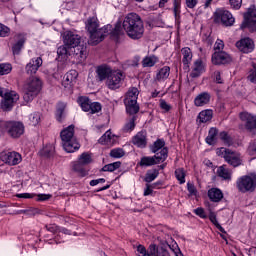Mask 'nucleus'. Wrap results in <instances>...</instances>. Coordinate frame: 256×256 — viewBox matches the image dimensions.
<instances>
[{
	"mask_svg": "<svg viewBox=\"0 0 256 256\" xmlns=\"http://www.w3.org/2000/svg\"><path fill=\"white\" fill-rule=\"evenodd\" d=\"M12 69L13 67H11V64H0V76L9 75Z\"/></svg>",
	"mask_w": 256,
	"mask_h": 256,
	"instance_id": "49",
	"label": "nucleus"
},
{
	"mask_svg": "<svg viewBox=\"0 0 256 256\" xmlns=\"http://www.w3.org/2000/svg\"><path fill=\"white\" fill-rule=\"evenodd\" d=\"M209 101H211V94L208 92H202L194 99V105L196 107H203L204 105L209 104Z\"/></svg>",
	"mask_w": 256,
	"mask_h": 256,
	"instance_id": "24",
	"label": "nucleus"
},
{
	"mask_svg": "<svg viewBox=\"0 0 256 256\" xmlns=\"http://www.w3.org/2000/svg\"><path fill=\"white\" fill-rule=\"evenodd\" d=\"M220 153H222L226 163L232 167H239L243 163V160H241V154L239 152L227 148H221Z\"/></svg>",
	"mask_w": 256,
	"mask_h": 256,
	"instance_id": "9",
	"label": "nucleus"
},
{
	"mask_svg": "<svg viewBox=\"0 0 256 256\" xmlns=\"http://www.w3.org/2000/svg\"><path fill=\"white\" fill-rule=\"evenodd\" d=\"M150 149L152 153H159V150L163 151V149H167V147H165V140L157 139L154 142V144L150 147Z\"/></svg>",
	"mask_w": 256,
	"mask_h": 256,
	"instance_id": "36",
	"label": "nucleus"
},
{
	"mask_svg": "<svg viewBox=\"0 0 256 256\" xmlns=\"http://www.w3.org/2000/svg\"><path fill=\"white\" fill-rule=\"evenodd\" d=\"M248 153L249 155H256V143H250L248 147Z\"/></svg>",
	"mask_w": 256,
	"mask_h": 256,
	"instance_id": "64",
	"label": "nucleus"
},
{
	"mask_svg": "<svg viewBox=\"0 0 256 256\" xmlns=\"http://www.w3.org/2000/svg\"><path fill=\"white\" fill-rule=\"evenodd\" d=\"M124 105L126 107V112L129 115H136V113H139V105H137V102L124 101Z\"/></svg>",
	"mask_w": 256,
	"mask_h": 256,
	"instance_id": "32",
	"label": "nucleus"
},
{
	"mask_svg": "<svg viewBox=\"0 0 256 256\" xmlns=\"http://www.w3.org/2000/svg\"><path fill=\"white\" fill-rule=\"evenodd\" d=\"M101 111V104L99 102H91L90 113H99Z\"/></svg>",
	"mask_w": 256,
	"mask_h": 256,
	"instance_id": "52",
	"label": "nucleus"
},
{
	"mask_svg": "<svg viewBox=\"0 0 256 256\" xmlns=\"http://www.w3.org/2000/svg\"><path fill=\"white\" fill-rule=\"evenodd\" d=\"M86 30L89 33V44L90 45H99L107 35H109V29H111V25L104 26L99 28V20L96 16L89 17L85 23Z\"/></svg>",
	"mask_w": 256,
	"mask_h": 256,
	"instance_id": "2",
	"label": "nucleus"
},
{
	"mask_svg": "<svg viewBox=\"0 0 256 256\" xmlns=\"http://www.w3.org/2000/svg\"><path fill=\"white\" fill-rule=\"evenodd\" d=\"M63 43L68 48L72 49L73 47H77V45L81 43V36L71 31H66L63 34Z\"/></svg>",
	"mask_w": 256,
	"mask_h": 256,
	"instance_id": "14",
	"label": "nucleus"
},
{
	"mask_svg": "<svg viewBox=\"0 0 256 256\" xmlns=\"http://www.w3.org/2000/svg\"><path fill=\"white\" fill-rule=\"evenodd\" d=\"M122 27L130 39H141L145 33L143 20L137 13H129L127 16H125Z\"/></svg>",
	"mask_w": 256,
	"mask_h": 256,
	"instance_id": "1",
	"label": "nucleus"
},
{
	"mask_svg": "<svg viewBox=\"0 0 256 256\" xmlns=\"http://www.w3.org/2000/svg\"><path fill=\"white\" fill-rule=\"evenodd\" d=\"M123 81V73L113 71L106 80V85L108 89H119L121 87V82Z\"/></svg>",
	"mask_w": 256,
	"mask_h": 256,
	"instance_id": "13",
	"label": "nucleus"
},
{
	"mask_svg": "<svg viewBox=\"0 0 256 256\" xmlns=\"http://www.w3.org/2000/svg\"><path fill=\"white\" fill-rule=\"evenodd\" d=\"M62 145L67 153H75L81 147L75 138V126L70 125L61 131Z\"/></svg>",
	"mask_w": 256,
	"mask_h": 256,
	"instance_id": "3",
	"label": "nucleus"
},
{
	"mask_svg": "<svg viewBox=\"0 0 256 256\" xmlns=\"http://www.w3.org/2000/svg\"><path fill=\"white\" fill-rule=\"evenodd\" d=\"M169 155V150L163 148L159 153H156L154 156H144L140 160V167H151V165H157V163H163L167 160Z\"/></svg>",
	"mask_w": 256,
	"mask_h": 256,
	"instance_id": "6",
	"label": "nucleus"
},
{
	"mask_svg": "<svg viewBox=\"0 0 256 256\" xmlns=\"http://www.w3.org/2000/svg\"><path fill=\"white\" fill-rule=\"evenodd\" d=\"M136 119L137 118L135 116H132L129 119V122L125 124L124 130L125 131H133L135 129V121H136Z\"/></svg>",
	"mask_w": 256,
	"mask_h": 256,
	"instance_id": "50",
	"label": "nucleus"
},
{
	"mask_svg": "<svg viewBox=\"0 0 256 256\" xmlns=\"http://www.w3.org/2000/svg\"><path fill=\"white\" fill-rule=\"evenodd\" d=\"M170 74H171V68L169 66H164L156 74V81H165V79L169 78Z\"/></svg>",
	"mask_w": 256,
	"mask_h": 256,
	"instance_id": "30",
	"label": "nucleus"
},
{
	"mask_svg": "<svg viewBox=\"0 0 256 256\" xmlns=\"http://www.w3.org/2000/svg\"><path fill=\"white\" fill-rule=\"evenodd\" d=\"M199 123H207L213 119V111L204 110L198 115Z\"/></svg>",
	"mask_w": 256,
	"mask_h": 256,
	"instance_id": "33",
	"label": "nucleus"
},
{
	"mask_svg": "<svg viewBox=\"0 0 256 256\" xmlns=\"http://www.w3.org/2000/svg\"><path fill=\"white\" fill-rule=\"evenodd\" d=\"M16 43L12 46V51L14 55H19L23 46L25 45V36L22 34H18L15 36Z\"/></svg>",
	"mask_w": 256,
	"mask_h": 256,
	"instance_id": "25",
	"label": "nucleus"
},
{
	"mask_svg": "<svg viewBox=\"0 0 256 256\" xmlns=\"http://www.w3.org/2000/svg\"><path fill=\"white\" fill-rule=\"evenodd\" d=\"M0 158L1 161H3V163H6L7 165H19V162L21 161V154L14 151H3L0 154Z\"/></svg>",
	"mask_w": 256,
	"mask_h": 256,
	"instance_id": "12",
	"label": "nucleus"
},
{
	"mask_svg": "<svg viewBox=\"0 0 256 256\" xmlns=\"http://www.w3.org/2000/svg\"><path fill=\"white\" fill-rule=\"evenodd\" d=\"M212 63L213 65H227L231 63V56L227 52H215L212 54Z\"/></svg>",
	"mask_w": 256,
	"mask_h": 256,
	"instance_id": "17",
	"label": "nucleus"
},
{
	"mask_svg": "<svg viewBox=\"0 0 256 256\" xmlns=\"http://www.w3.org/2000/svg\"><path fill=\"white\" fill-rule=\"evenodd\" d=\"M10 32L11 30L9 29V27L0 24V37H9Z\"/></svg>",
	"mask_w": 256,
	"mask_h": 256,
	"instance_id": "53",
	"label": "nucleus"
},
{
	"mask_svg": "<svg viewBox=\"0 0 256 256\" xmlns=\"http://www.w3.org/2000/svg\"><path fill=\"white\" fill-rule=\"evenodd\" d=\"M0 97H3L2 103L4 109H11L15 103L19 101V94L15 91L5 90L0 88Z\"/></svg>",
	"mask_w": 256,
	"mask_h": 256,
	"instance_id": "10",
	"label": "nucleus"
},
{
	"mask_svg": "<svg viewBox=\"0 0 256 256\" xmlns=\"http://www.w3.org/2000/svg\"><path fill=\"white\" fill-rule=\"evenodd\" d=\"M111 141V132L107 131L99 140L100 145H105Z\"/></svg>",
	"mask_w": 256,
	"mask_h": 256,
	"instance_id": "51",
	"label": "nucleus"
},
{
	"mask_svg": "<svg viewBox=\"0 0 256 256\" xmlns=\"http://www.w3.org/2000/svg\"><path fill=\"white\" fill-rule=\"evenodd\" d=\"M119 167H121V162L118 161V162H114V163H110L108 165H105L101 171H104V172H110V173H113V171L119 169Z\"/></svg>",
	"mask_w": 256,
	"mask_h": 256,
	"instance_id": "41",
	"label": "nucleus"
},
{
	"mask_svg": "<svg viewBox=\"0 0 256 256\" xmlns=\"http://www.w3.org/2000/svg\"><path fill=\"white\" fill-rule=\"evenodd\" d=\"M208 197L213 203H219L223 199V191L219 188H211L208 191Z\"/></svg>",
	"mask_w": 256,
	"mask_h": 256,
	"instance_id": "26",
	"label": "nucleus"
},
{
	"mask_svg": "<svg viewBox=\"0 0 256 256\" xmlns=\"http://www.w3.org/2000/svg\"><path fill=\"white\" fill-rule=\"evenodd\" d=\"M72 170L75 171L80 177L87 176V170H85V165L82 164L79 160L72 162Z\"/></svg>",
	"mask_w": 256,
	"mask_h": 256,
	"instance_id": "28",
	"label": "nucleus"
},
{
	"mask_svg": "<svg viewBox=\"0 0 256 256\" xmlns=\"http://www.w3.org/2000/svg\"><path fill=\"white\" fill-rule=\"evenodd\" d=\"M248 79L251 81V83H256V64H253V69L248 75Z\"/></svg>",
	"mask_w": 256,
	"mask_h": 256,
	"instance_id": "56",
	"label": "nucleus"
},
{
	"mask_svg": "<svg viewBox=\"0 0 256 256\" xmlns=\"http://www.w3.org/2000/svg\"><path fill=\"white\" fill-rule=\"evenodd\" d=\"M148 249H149V251H148L147 256H156L157 251H159V248L155 244H150Z\"/></svg>",
	"mask_w": 256,
	"mask_h": 256,
	"instance_id": "54",
	"label": "nucleus"
},
{
	"mask_svg": "<svg viewBox=\"0 0 256 256\" xmlns=\"http://www.w3.org/2000/svg\"><path fill=\"white\" fill-rule=\"evenodd\" d=\"M30 121L32 123V125L35 127L37 125H39L40 121H41V113L39 112H34L33 114L30 115Z\"/></svg>",
	"mask_w": 256,
	"mask_h": 256,
	"instance_id": "47",
	"label": "nucleus"
},
{
	"mask_svg": "<svg viewBox=\"0 0 256 256\" xmlns=\"http://www.w3.org/2000/svg\"><path fill=\"white\" fill-rule=\"evenodd\" d=\"M201 73H205V63H203V60L198 59L194 62L190 77H192V79H197V77L201 76Z\"/></svg>",
	"mask_w": 256,
	"mask_h": 256,
	"instance_id": "22",
	"label": "nucleus"
},
{
	"mask_svg": "<svg viewBox=\"0 0 256 256\" xmlns=\"http://www.w3.org/2000/svg\"><path fill=\"white\" fill-rule=\"evenodd\" d=\"M41 87H43V83L39 78H30L29 81L24 85V95L23 99L26 103H30L33 101L35 97L41 93Z\"/></svg>",
	"mask_w": 256,
	"mask_h": 256,
	"instance_id": "4",
	"label": "nucleus"
},
{
	"mask_svg": "<svg viewBox=\"0 0 256 256\" xmlns=\"http://www.w3.org/2000/svg\"><path fill=\"white\" fill-rule=\"evenodd\" d=\"M157 61V57L155 56H146L142 60V67H155Z\"/></svg>",
	"mask_w": 256,
	"mask_h": 256,
	"instance_id": "39",
	"label": "nucleus"
},
{
	"mask_svg": "<svg viewBox=\"0 0 256 256\" xmlns=\"http://www.w3.org/2000/svg\"><path fill=\"white\" fill-rule=\"evenodd\" d=\"M54 153H55V147H53V145L51 144L44 147L41 151V155L43 157H53Z\"/></svg>",
	"mask_w": 256,
	"mask_h": 256,
	"instance_id": "42",
	"label": "nucleus"
},
{
	"mask_svg": "<svg viewBox=\"0 0 256 256\" xmlns=\"http://www.w3.org/2000/svg\"><path fill=\"white\" fill-rule=\"evenodd\" d=\"M175 175L180 185H183V183H185V171L182 168L176 169Z\"/></svg>",
	"mask_w": 256,
	"mask_h": 256,
	"instance_id": "45",
	"label": "nucleus"
},
{
	"mask_svg": "<svg viewBox=\"0 0 256 256\" xmlns=\"http://www.w3.org/2000/svg\"><path fill=\"white\" fill-rule=\"evenodd\" d=\"M156 177H159V170L157 169L148 170L145 175L144 181L147 184H149V183H152V181H155Z\"/></svg>",
	"mask_w": 256,
	"mask_h": 256,
	"instance_id": "37",
	"label": "nucleus"
},
{
	"mask_svg": "<svg viewBox=\"0 0 256 256\" xmlns=\"http://www.w3.org/2000/svg\"><path fill=\"white\" fill-rule=\"evenodd\" d=\"M187 189L190 195H197V188H195V185L192 183H187Z\"/></svg>",
	"mask_w": 256,
	"mask_h": 256,
	"instance_id": "62",
	"label": "nucleus"
},
{
	"mask_svg": "<svg viewBox=\"0 0 256 256\" xmlns=\"http://www.w3.org/2000/svg\"><path fill=\"white\" fill-rule=\"evenodd\" d=\"M137 253H138V256H147L148 255V251H147V248H145V246L139 244L137 246Z\"/></svg>",
	"mask_w": 256,
	"mask_h": 256,
	"instance_id": "57",
	"label": "nucleus"
},
{
	"mask_svg": "<svg viewBox=\"0 0 256 256\" xmlns=\"http://www.w3.org/2000/svg\"><path fill=\"white\" fill-rule=\"evenodd\" d=\"M240 119L245 123V128L247 131L256 130V116L249 112L240 113Z\"/></svg>",
	"mask_w": 256,
	"mask_h": 256,
	"instance_id": "16",
	"label": "nucleus"
},
{
	"mask_svg": "<svg viewBox=\"0 0 256 256\" xmlns=\"http://www.w3.org/2000/svg\"><path fill=\"white\" fill-rule=\"evenodd\" d=\"M6 129L10 137L17 139L25 133V126L21 122H7Z\"/></svg>",
	"mask_w": 256,
	"mask_h": 256,
	"instance_id": "11",
	"label": "nucleus"
},
{
	"mask_svg": "<svg viewBox=\"0 0 256 256\" xmlns=\"http://www.w3.org/2000/svg\"><path fill=\"white\" fill-rule=\"evenodd\" d=\"M217 174H218V177H221L222 179H225L226 181L231 180L232 172L229 168H227L226 165L218 167Z\"/></svg>",
	"mask_w": 256,
	"mask_h": 256,
	"instance_id": "29",
	"label": "nucleus"
},
{
	"mask_svg": "<svg viewBox=\"0 0 256 256\" xmlns=\"http://www.w3.org/2000/svg\"><path fill=\"white\" fill-rule=\"evenodd\" d=\"M77 77H79V73L76 70H70L64 75L62 85L66 89L69 87H73L75 82L77 81Z\"/></svg>",
	"mask_w": 256,
	"mask_h": 256,
	"instance_id": "19",
	"label": "nucleus"
},
{
	"mask_svg": "<svg viewBox=\"0 0 256 256\" xmlns=\"http://www.w3.org/2000/svg\"><path fill=\"white\" fill-rule=\"evenodd\" d=\"M218 133L219 130H217V128H211L208 132V136L206 137V143L208 145H215Z\"/></svg>",
	"mask_w": 256,
	"mask_h": 256,
	"instance_id": "34",
	"label": "nucleus"
},
{
	"mask_svg": "<svg viewBox=\"0 0 256 256\" xmlns=\"http://www.w3.org/2000/svg\"><path fill=\"white\" fill-rule=\"evenodd\" d=\"M225 47V44L223 43V40H217L214 44V50L215 52H221V50Z\"/></svg>",
	"mask_w": 256,
	"mask_h": 256,
	"instance_id": "59",
	"label": "nucleus"
},
{
	"mask_svg": "<svg viewBox=\"0 0 256 256\" xmlns=\"http://www.w3.org/2000/svg\"><path fill=\"white\" fill-rule=\"evenodd\" d=\"M73 49V57L78 61V63H83L85 59H87V55H89V51L87 50V44H78Z\"/></svg>",
	"mask_w": 256,
	"mask_h": 256,
	"instance_id": "15",
	"label": "nucleus"
},
{
	"mask_svg": "<svg viewBox=\"0 0 256 256\" xmlns=\"http://www.w3.org/2000/svg\"><path fill=\"white\" fill-rule=\"evenodd\" d=\"M69 54V48L67 45H62L57 49V55L61 57V59H67V55Z\"/></svg>",
	"mask_w": 256,
	"mask_h": 256,
	"instance_id": "44",
	"label": "nucleus"
},
{
	"mask_svg": "<svg viewBox=\"0 0 256 256\" xmlns=\"http://www.w3.org/2000/svg\"><path fill=\"white\" fill-rule=\"evenodd\" d=\"M220 139L222 141H224V144L228 145V147L233 145V140L231 139V136H229V134H227V132H221Z\"/></svg>",
	"mask_w": 256,
	"mask_h": 256,
	"instance_id": "48",
	"label": "nucleus"
},
{
	"mask_svg": "<svg viewBox=\"0 0 256 256\" xmlns=\"http://www.w3.org/2000/svg\"><path fill=\"white\" fill-rule=\"evenodd\" d=\"M232 9H241L243 5V0H229Z\"/></svg>",
	"mask_w": 256,
	"mask_h": 256,
	"instance_id": "55",
	"label": "nucleus"
},
{
	"mask_svg": "<svg viewBox=\"0 0 256 256\" xmlns=\"http://www.w3.org/2000/svg\"><path fill=\"white\" fill-rule=\"evenodd\" d=\"M214 23L224 25V27H231L235 23V18L229 10L221 8L217 9L214 13Z\"/></svg>",
	"mask_w": 256,
	"mask_h": 256,
	"instance_id": "7",
	"label": "nucleus"
},
{
	"mask_svg": "<svg viewBox=\"0 0 256 256\" xmlns=\"http://www.w3.org/2000/svg\"><path fill=\"white\" fill-rule=\"evenodd\" d=\"M160 108L163 109V111H171V105L167 103L165 100H160Z\"/></svg>",
	"mask_w": 256,
	"mask_h": 256,
	"instance_id": "61",
	"label": "nucleus"
},
{
	"mask_svg": "<svg viewBox=\"0 0 256 256\" xmlns=\"http://www.w3.org/2000/svg\"><path fill=\"white\" fill-rule=\"evenodd\" d=\"M138 98H139V89H137L136 87H132L128 90L124 101L137 103Z\"/></svg>",
	"mask_w": 256,
	"mask_h": 256,
	"instance_id": "27",
	"label": "nucleus"
},
{
	"mask_svg": "<svg viewBox=\"0 0 256 256\" xmlns=\"http://www.w3.org/2000/svg\"><path fill=\"white\" fill-rule=\"evenodd\" d=\"M241 29H247L251 33L256 31V8L251 6L244 14V20L240 26Z\"/></svg>",
	"mask_w": 256,
	"mask_h": 256,
	"instance_id": "8",
	"label": "nucleus"
},
{
	"mask_svg": "<svg viewBox=\"0 0 256 256\" xmlns=\"http://www.w3.org/2000/svg\"><path fill=\"white\" fill-rule=\"evenodd\" d=\"M156 256H171V254H169V251L165 250V248L161 247L157 250Z\"/></svg>",
	"mask_w": 256,
	"mask_h": 256,
	"instance_id": "63",
	"label": "nucleus"
},
{
	"mask_svg": "<svg viewBox=\"0 0 256 256\" xmlns=\"http://www.w3.org/2000/svg\"><path fill=\"white\" fill-rule=\"evenodd\" d=\"M67 107V105L63 102L58 103L57 106V111H56V119L57 121H59V123H61L64 115H65V108Z\"/></svg>",
	"mask_w": 256,
	"mask_h": 256,
	"instance_id": "38",
	"label": "nucleus"
},
{
	"mask_svg": "<svg viewBox=\"0 0 256 256\" xmlns=\"http://www.w3.org/2000/svg\"><path fill=\"white\" fill-rule=\"evenodd\" d=\"M236 47L242 53H251L253 51L255 45L253 44V40L250 38H244L236 43Z\"/></svg>",
	"mask_w": 256,
	"mask_h": 256,
	"instance_id": "20",
	"label": "nucleus"
},
{
	"mask_svg": "<svg viewBox=\"0 0 256 256\" xmlns=\"http://www.w3.org/2000/svg\"><path fill=\"white\" fill-rule=\"evenodd\" d=\"M78 161L82 165H89L90 163H93V158L91 157V154H89V152H84L79 156Z\"/></svg>",
	"mask_w": 256,
	"mask_h": 256,
	"instance_id": "40",
	"label": "nucleus"
},
{
	"mask_svg": "<svg viewBox=\"0 0 256 256\" xmlns=\"http://www.w3.org/2000/svg\"><path fill=\"white\" fill-rule=\"evenodd\" d=\"M110 157L121 159V157H125V150L123 148H114L110 151Z\"/></svg>",
	"mask_w": 256,
	"mask_h": 256,
	"instance_id": "43",
	"label": "nucleus"
},
{
	"mask_svg": "<svg viewBox=\"0 0 256 256\" xmlns=\"http://www.w3.org/2000/svg\"><path fill=\"white\" fill-rule=\"evenodd\" d=\"M181 53L183 55L182 63L184 65H189L191 63V59H193V52H191V48H182Z\"/></svg>",
	"mask_w": 256,
	"mask_h": 256,
	"instance_id": "31",
	"label": "nucleus"
},
{
	"mask_svg": "<svg viewBox=\"0 0 256 256\" xmlns=\"http://www.w3.org/2000/svg\"><path fill=\"white\" fill-rule=\"evenodd\" d=\"M114 70L107 65L98 66L96 69V78L98 81H105V79H109V75L113 73Z\"/></svg>",
	"mask_w": 256,
	"mask_h": 256,
	"instance_id": "21",
	"label": "nucleus"
},
{
	"mask_svg": "<svg viewBox=\"0 0 256 256\" xmlns=\"http://www.w3.org/2000/svg\"><path fill=\"white\" fill-rule=\"evenodd\" d=\"M133 145L140 147L141 149L147 147V133L138 132L132 139Z\"/></svg>",
	"mask_w": 256,
	"mask_h": 256,
	"instance_id": "23",
	"label": "nucleus"
},
{
	"mask_svg": "<svg viewBox=\"0 0 256 256\" xmlns=\"http://www.w3.org/2000/svg\"><path fill=\"white\" fill-rule=\"evenodd\" d=\"M81 107L86 112L91 111V102L89 99H84V101L81 102Z\"/></svg>",
	"mask_w": 256,
	"mask_h": 256,
	"instance_id": "58",
	"label": "nucleus"
},
{
	"mask_svg": "<svg viewBox=\"0 0 256 256\" xmlns=\"http://www.w3.org/2000/svg\"><path fill=\"white\" fill-rule=\"evenodd\" d=\"M173 11L175 19L181 15V0H174L173 2Z\"/></svg>",
	"mask_w": 256,
	"mask_h": 256,
	"instance_id": "46",
	"label": "nucleus"
},
{
	"mask_svg": "<svg viewBox=\"0 0 256 256\" xmlns=\"http://www.w3.org/2000/svg\"><path fill=\"white\" fill-rule=\"evenodd\" d=\"M236 187L241 193H253L256 188V175H245L238 178Z\"/></svg>",
	"mask_w": 256,
	"mask_h": 256,
	"instance_id": "5",
	"label": "nucleus"
},
{
	"mask_svg": "<svg viewBox=\"0 0 256 256\" xmlns=\"http://www.w3.org/2000/svg\"><path fill=\"white\" fill-rule=\"evenodd\" d=\"M42 65L43 59L41 57L33 58L25 67L27 75H35Z\"/></svg>",
	"mask_w": 256,
	"mask_h": 256,
	"instance_id": "18",
	"label": "nucleus"
},
{
	"mask_svg": "<svg viewBox=\"0 0 256 256\" xmlns=\"http://www.w3.org/2000/svg\"><path fill=\"white\" fill-rule=\"evenodd\" d=\"M209 220L211 221V223H213V225H215V227L218 229V231H220V233H227L225 229L222 227V225L219 224V222L217 221V214H215V212L211 210H209Z\"/></svg>",
	"mask_w": 256,
	"mask_h": 256,
	"instance_id": "35",
	"label": "nucleus"
},
{
	"mask_svg": "<svg viewBox=\"0 0 256 256\" xmlns=\"http://www.w3.org/2000/svg\"><path fill=\"white\" fill-rule=\"evenodd\" d=\"M195 215L201 217V219H207V214H205V210L203 208H197L194 210Z\"/></svg>",
	"mask_w": 256,
	"mask_h": 256,
	"instance_id": "60",
	"label": "nucleus"
}]
</instances>
